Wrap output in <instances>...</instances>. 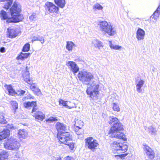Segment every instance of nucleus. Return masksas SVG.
Wrapping results in <instances>:
<instances>
[{"label": "nucleus", "instance_id": "obj_1", "mask_svg": "<svg viewBox=\"0 0 160 160\" xmlns=\"http://www.w3.org/2000/svg\"><path fill=\"white\" fill-rule=\"evenodd\" d=\"M78 76L83 83L90 86L88 88L86 92L91 98L94 99V97L98 94L99 86L96 83H91V81L93 78V76L91 72L83 70L79 72Z\"/></svg>", "mask_w": 160, "mask_h": 160}, {"label": "nucleus", "instance_id": "obj_2", "mask_svg": "<svg viewBox=\"0 0 160 160\" xmlns=\"http://www.w3.org/2000/svg\"><path fill=\"white\" fill-rule=\"evenodd\" d=\"M10 10L12 17L8 19L7 22L16 23L22 20L23 17L19 14L21 11V6L19 3L14 2Z\"/></svg>", "mask_w": 160, "mask_h": 160}, {"label": "nucleus", "instance_id": "obj_3", "mask_svg": "<svg viewBox=\"0 0 160 160\" xmlns=\"http://www.w3.org/2000/svg\"><path fill=\"white\" fill-rule=\"evenodd\" d=\"M100 31L104 34L114 36L117 33L116 28L106 21H100L98 23Z\"/></svg>", "mask_w": 160, "mask_h": 160}, {"label": "nucleus", "instance_id": "obj_4", "mask_svg": "<svg viewBox=\"0 0 160 160\" xmlns=\"http://www.w3.org/2000/svg\"><path fill=\"white\" fill-rule=\"evenodd\" d=\"M123 125L119 121L117 123H115L109 131L110 136L112 138H115L122 139L124 141L126 140L125 135L123 133L120 132L123 130Z\"/></svg>", "mask_w": 160, "mask_h": 160}, {"label": "nucleus", "instance_id": "obj_5", "mask_svg": "<svg viewBox=\"0 0 160 160\" xmlns=\"http://www.w3.org/2000/svg\"><path fill=\"white\" fill-rule=\"evenodd\" d=\"M58 138L61 143L67 145L69 148L72 150L74 148V143L72 142V137L70 136L69 133H59L58 135Z\"/></svg>", "mask_w": 160, "mask_h": 160}, {"label": "nucleus", "instance_id": "obj_6", "mask_svg": "<svg viewBox=\"0 0 160 160\" xmlns=\"http://www.w3.org/2000/svg\"><path fill=\"white\" fill-rule=\"evenodd\" d=\"M21 144L19 142L14 138H11L4 143V148L9 150L17 151L19 148Z\"/></svg>", "mask_w": 160, "mask_h": 160}, {"label": "nucleus", "instance_id": "obj_7", "mask_svg": "<svg viewBox=\"0 0 160 160\" xmlns=\"http://www.w3.org/2000/svg\"><path fill=\"white\" fill-rule=\"evenodd\" d=\"M122 140L115 141L112 144V148L114 150L118 151V153H124L127 151L128 146L125 142H123Z\"/></svg>", "mask_w": 160, "mask_h": 160}, {"label": "nucleus", "instance_id": "obj_8", "mask_svg": "<svg viewBox=\"0 0 160 160\" xmlns=\"http://www.w3.org/2000/svg\"><path fill=\"white\" fill-rule=\"evenodd\" d=\"M85 146L92 151H94L99 145L98 141L92 137L87 138L85 140Z\"/></svg>", "mask_w": 160, "mask_h": 160}, {"label": "nucleus", "instance_id": "obj_9", "mask_svg": "<svg viewBox=\"0 0 160 160\" xmlns=\"http://www.w3.org/2000/svg\"><path fill=\"white\" fill-rule=\"evenodd\" d=\"M144 157L145 160H152L155 157L154 151L148 146L143 145Z\"/></svg>", "mask_w": 160, "mask_h": 160}, {"label": "nucleus", "instance_id": "obj_10", "mask_svg": "<svg viewBox=\"0 0 160 160\" xmlns=\"http://www.w3.org/2000/svg\"><path fill=\"white\" fill-rule=\"evenodd\" d=\"M45 7L46 10L49 13L57 14L59 10L58 7L50 2H46Z\"/></svg>", "mask_w": 160, "mask_h": 160}, {"label": "nucleus", "instance_id": "obj_11", "mask_svg": "<svg viewBox=\"0 0 160 160\" xmlns=\"http://www.w3.org/2000/svg\"><path fill=\"white\" fill-rule=\"evenodd\" d=\"M66 65L73 73H76L79 70V68L76 63L73 62L69 61L66 62Z\"/></svg>", "mask_w": 160, "mask_h": 160}, {"label": "nucleus", "instance_id": "obj_12", "mask_svg": "<svg viewBox=\"0 0 160 160\" xmlns=\"http://www.w3.org/2000/svg\"><path fill=\"white\" fill-rule=\"evenodd\" d=\"M24 107L28 109H30L32 108V112L36 111L37 108H36V103L35 102H24L23 103Z\"/></svg>", "mask_w": 160, "mask_h": 160}, {"label": "nucleus", "instance_id": "obj_13", "mask_svg": "<svg viewBox=\"0 0 160 160\" xmlns=\"http://www.w3.org/2000/svg\"><path fill=\"white\" fill-rule=\"evenodd\" d=\"M66 125L63 124L58 122L56 124V128L58 132L57 135V138H58V135L59 133L62 134L64 133H69L68 132H63L62 131H65L66 130Z\"/></svg>", "mask_w": 160, "mask_h": 160}, {"label": "nucleus", "instance_id": "obj_14", "mask_svg": "<svg viewBox=\"0 0 160 160\" xmlns=\"http://www.w3.org/2000/svg\"><path fill=\"white\" fill-rule=\"evenodd\" d=\"M144 81L141 79H136L135 83L136 84V90L138 93H142V92L141 88L143 86L144 83Z\"/></svg>", "mask_w": 160, "mask_h": 160}, {"label": "nucleus", "instance_id": "obj_15", "mask_svg": "<svg viewBox=\"0 0 160 160\" xmlns=\"http://www.w3.org/2000/svg\"><path fill=\"white\" fill-rule=\"evenodd\" d=\"M136 38L138 40H141L144 39L145 32L142 29L139 28L136 32Z\"/></svg>", "mask_w": 160, "mask_h": 160}, {"label": "nucleus", "instance_id": "obj_16", "mask_svg": "<svg viewBox=\"0 0 160 160\" xmlns=\"http://www.w3.org/2000/svg\"><path fill=\"white\" fill-rule=\"evenodd\" d=\"M26 71L23 72V77L25 81L29 84L32 83V82L31 81L29 78V73L28 69V67H26Z\"/></svg>", "mask_w": 160, "mask_h": 160}, {"label": "nucleus", "instance_id": "obj_17", "mask_svg": "<svg viewBox=\"0 0 160 160\" xmlns=\"http://www.w3.org/2000/svg\"><path fill=\"white\" fill-rule=\"evenodd\" d=\"M28 132L24 129H20L18 133V136L21 140L28 137Z\"/></svg>", "mask_w": 160, "mask_h": 160}, {"label": "nucleus", "instance_id": "obj_18", "mask_svg": "<svg viewBox=\"0 0 160 160\" xmlns=\"http://www.w3.org/2000/svg\"><path fill=\"white\" fill-rule=\"evenodd\" d=\"M8 37L9 38H14L16 37L18 35L16 32V30L15 28H9L8 29Z\"/></svg>", "mask_w": 160, "mask_h": 160}, {"label": "nucleus", "instance_id": "obj_19", "mask_svg": "<svg viewBox=\"0 0 160 160\" xmlns=\"http://www.w3.org/2000/svg\"><path fill=\"white\" fill-rule=\"evenodd\" d=\"M10 134V131L8 129H4L0 132V140H2L7 138Z\"/></svg>", "mask_w": 160, "mask_h": 160}, {"label": "nucleus", "instance_id": "obj_20", "mask_svg": "<svg viewBox=\"0 0 160 160\" xmlns=\"http://www.w3.org/2000/svg\"><path fill=\"white\" fill-rule=\"evenodd\" d=\"M36 119L42 121L45 117V115L42 112L38 111L36 113L33 115Z\"/></svg>", "mask_w": 160, "mask_h": 160}, {"label": "nucleus", "instance_id": "obj_21", "mask_svg": "<svg viewBox=\"0 0 160 160\" xmlns=\"http://www.w3.org/2000/svg\"><path fill=\"white\" fill-rule=\"evenodd\" d=\"M76 47L75 44L72 41H68L67 42L66 46V49L68 51L72 52L73 47Z\"/></svg>", "mask_w": 160, "mask_h": 160}, {"label": "nucleus", "instance_id": "obj_22", "mask_svg": "<svg viewBox=\"0 0 160 160\" xmlns=\"http://www.w3.org/2000/svg\"><path fill=\"white\" fill-rule=\"evenodd\" d=\"M92 43L95 47L98 48L99 49L103 47L102 42L97 39L93 40L92 41Z\"/></svg>", "mask_w": 160, "mask_h": 160}, {"label": "nucleus", "instance_id": "obj_23", "mask_svg": "<svg viewBox=\"0 0 160 160\" xmlns=\"http://www.w3.org/2000/svg\"><path fill=\"white\" fill-rule=\"evenodd\" d=\"M59 102L60 104H62V105L64 106L66 108H72L74 107V106H71L70 105L71 103L70 102L60 100L59 101Z\"/></svg>", "mask_w": 160, "mask_h": 160}, {"label": "nucleus", "instance_id": "obj_24", "mask_svg": "<svg viewBox=\"0 0 160 160\" xmlns=\"http://www.w3.org/2000/svg\"><path fill=\"white\" fill-rule=\"evenodd\" d=\"M55 3L61 8H63L65 5L66 2L65 0H54Z\"/></svg>", "mask_w": 160, "mask_h": 160}, {"label": "nucleus", "instance_id": "obj_25", "mask_svg": "<svg viewBox=\"0 0 160 160\" xmlns=\"http://www.w3.org/2000/svg\"><path fill=\"white\" fill-rule=\"evenodd\" d=\"M37 40L40 41L42 44H43L44 42V38L41 36L37 35L32 37V42Z\"/></svg>", "mask_w": 160, "mask_h": 160}, {"label": "nucleus", "instance_id": "obj_26", "mask_svg": "<svg viewBox=\"0 0 160 160\" xmlns=\"http://www.w3.org/2000/svg\"><path fill=\"white\" fill-rule=\"evenodd\" d=\"M119 122L118 119L113 116H110L109 118L108 122L110 125Z\"/></svg>", "mask_w": 160, "mask_h": 160}, {"label": "nucleus", "instance_id": "obj_27", "mask_svg": "<svg viewBox=\"0 0 160 160\" xmlns=\"http://www.w3.org/2000/svg\"><path fill=\"white\" fill-rule=\"evenodd\" d=\"M8 157V153L5 151L2 150L0 152V159H5L7 158Z\"/></svg>", "mask_w": 160, "mask_h": 160}, {"label": "nucleus", "instance_id": "obj_28", "mask_svg": "<svg viewBox=\"0 0 160 160\" xmlns=\"http://www.w3.org/2000/svg\"><path fill=\"white\" fill-rule=\"evenodd\" d=\"M109 45L110 48L114 50H121L122 48V47L119 46V45H115L113 44L111 41H109Z\"/></svg>", "mask_w": 160, "mask_h": 160}, {"label": "nucleus", "instance_id": "obj_29", "mask_svg": "<svg viewBox=\"0 0 160 160\" xmlns=\"http://www.w3.org/2000/svg\"><path fill=\"white\" fill-rule=\"evenodd\" d=\"M29 55L28 53H23L21 52L20 54L16 58L17 60H23L25 58L28 57Z\"/></svg>", "mask_w": 160, "mask_h": 160}, {"label": "nucleus", "instance_id": "obj_30", "mask_svg": "<svg viewBox=\"0 0 160 160\" xmlns=\"http://www.w3.org/2000/svg\"><path fill=\"white\" fill-rule=\"evenodd\" d=\"M5 1H7L8 2L5 5L4 8L6 10H8L12 3L13 1L12 0H0V2H5Z\"/></svg>", "mask_w": 160, "mask_h": 160}, {"label": "nucleus", "instance_id": "obj_31", "mask_svg": "<svg viewBox=\"0 0 160 160\" xmlns=\"http://www.w3.org/2000/svg\"><path fill=\"white\" fill-rule=\"evenodd\" d=\"M84 123L81 120H77L75 121V126L79 128V129H81L82 128L83 126Z\"/></svg>", "mask_w": 160, "mask_h": 160}, {"label": "nucleus", "instance_id": "obj_32", "mask_svg": "<svg viewBox=\"0 0 160 160\" xmlns=\"http://www.w3.org/2000/svg\"><path fill=\"white\" fill-rule=\"evenodd\" d=\"M4 114L2 113H0V123L1 124H5L7 122V121L4 116Z\"/></svg>", "mask_w": 160, "mask_h": 160}, {"label": "nucleus", "instance_id": "obj_33", "mask_svg": "<svg viewBox=\"0 0 160 160\" xmlns=\"http://www.w3.org/2000/svg\"><path fill=\"white\" fill-rule=\"evenodd\" d=\"M1 17L2 18V19L3 20H6L7 19V20L8 19V15L7 14L6 12L4 11V10H2L1 11Z\"/></svg>", "mask_w": 160, "mask_h": 160}, {"label": "nucleus", "instance_id": "obj_34", "mask_svg": "<svg viewBox=\"0 0 160 160\" xmlns=\"http://www.w3.org/2000/svg\"><path fill=\"white\" fill-rule=\"evenodd\" d=\"M160 14V11H159V12L158 11L156 10L153 13V15H152L151 16V18H153L155 20H156V19L159 17Z\"/></svg>", "mask_w": 160, "mask_h": 160}, {"label": "nucleus", "instance_id": "obj_35", "mask_svg": "<svg viewBox=\"0 0 160 160\" xmlns=\"http://www.w3.org/2000/svg\"><path fill=\"white\" fill-rule=\"evenodd\" d=\"M11 104L12 106L13 109L15 112V110L18 108V103L15 101H12L11 102Z\"/></svg>", "mask_w": 160, "mask_h": 160}, {"label": "nucleus", "instance_id": "obj_36", "mask_svg": "<svg viewBox=\"0 0 160 160\" xmlns=\"http://www.w3.org/2000/svg\"><path fill=\"white\" fill-rule=\"evenodd\" d=\"M113 109L118 112L120 111V108L118 104L116 103H114L113 105Z\"/></svg>", "mask_w": 160, "mask_h": 160}, {"label": "nucleus", "instance_id": "obj_37", "mask_svg": "<svg viewBox=\"0 0 160 160\" xmlns=\"http://www.w3.org/2000/svg\"><path fill=\"white\" fill-rule=\"evenodd\" d=\"M37 17V14L35 13H33L29 17V19L31 21H35Z\"/></svg>", "mask_w": 160, "mask_h": 160}, {"label": "nucleus", "instance_id": "obj_38", "mask_svg": "<svg viewBox=\"0 0 160 160\" xmlns=\"http://www.w3.org/2000/svg\"><path fill=\"white\" fill-rule=\"evenodd\" d=\"M30 49V44L29 43L25 44L23 46L22 51L24 52H28Z\"/></svg>", "mask_w": 160, "mask_h": 160}, {"label": "nucleus", "instance_id": "obj_39", "mask_svg": "<svg viewBox=\"0 0 160 160\" xmlns=\"http://www.w3.org/2000/svg\"><path fill=\"white\" fill-rule=\"evenodd\" d=\"M93 9H97L98 10H102L103 8L102 7L100 4L97 3L94 5L93 6Z\"/></svg>", "mask_w": 160, "mask_h": 160}, {"label": "nucleus", "instance_id": "obj_40", "mask_svg": "<svg viewBox=\"0 0 160 160\" xmlns=\"http://www.w3.org/2000/svg\"><path fill=\"white\" fill-rule=\"evenodd\" d=\"M148 129L149 132L152 134H155L157 132L156 129L155 128H154L152 126H150L148 128Z\"/></svg>", "mask_w": 160, "mask_h": 160}, {"label": "nucleus", "instance_id": "obj_41", "mask_svg": "<svg viewBox=\"0 0 160 160\" xmlns=\"http://www.w3.org/2000/svg\"><path fill=\"white\" fill-rule=\"evenodd\" d=\"M57 120L56 118H53L52 117H50L48 119H47L46 121V122H52L53 121H56Z\"/></svg>", "mask_w": 160, "mask_h": 160}, {"label": "nucleus", "instance_id": "obj_42", "mask_svg": "<svg viewBox=\"0 0 160 160\" xmlns=\"http://www.w3.org/2000/svg\"><path fill=\"white\" fill-rule=\"evenodd\" d=\"M25 92H26L25 91L19 90L17 91L16 94L18 95H23Z\"/></svg>", "mask_w": 160, "mask_h": 160}, {"label": "nucleus", "instance_id": "obj_43", "mask_svg": "<svg viewBox=\"0 0 160 160\" xmlns=\"http://www.w3.org/2000/svg\"><path fill=\"white\" fill-rule=\"evenodd\" d=\"M34 92L35 94L37 95L38 96H40L41 95V92L39 88H37L34 91Z\"/></svg>", "mask_w": 160, "mask_h": 160}, {"label": "nucleus", "instance_id": "obj_44", "mask_svg": "<svg viewBox=\"0 0 160 160\" xmlns=\"http://www.w3.org/2000/svg\"><path fill=\"white\" fill-rule=\"evenodd\" d=\"M8 92L10 95L13 96H15L17 93V91L15 92L13 88Z\"/></svg>", "mask_w": 160, "mask_h": 160}, {"label": "nucleus", "instance_id": "obj_45", "mask_svg": "<svg viewBox=\"0 0 160 160\" xmlns=\"http://www.w3.org/2000/svg\"><path fill=\"white\" fill-rule=\"evenodd\" d=\"M31 86H30V88L34 92L35 90L37 88L36 87V86L34 84H33V83L31 84Z\"/></svg>", "mask_w": 160, "mask_h": 160}, {"label": "nucleus", "instance_id": "obj_46", "mask_svg": "<svg viewBox=\"0 0 160 160\" xmlns=\"http://www.w3.org/2000/svg\"><path fill=\"white\" fill-rule=\"evenodd\" d=\"M4 86L7 88L8 92L13 88L11 85H8L6 84Z\"/></svg>", "mask_w": 160, "mask_h": 160}, {"label": "nucleus", "instance_id": "obj_47", "mask_svg": "<svg viewBox=\"0 0 160 160\" xmlns=\"http://www.w3.org/2000/svg\"><path fill=\"white\" fill-rule=\"evenodd\" d=\"M64 160H74V159L72 157L68 156L64 158Z\"/></svg>", "mask_w": 160, "mask_h": 160}, {"label": "nucleus", "instance_id": "obj_48", "mask_svg": "<svg viewBox=\"0 0 160 160\" xmlns=\"http://www.w3.org/2000/svg\"><path fill=\"white\" fill-rule=\"evenodd\" d=\"M27 98V99H29V98H32L33 99L34 97L33 96H32L30 95H27V96L26 97H25L23 98V100H25V98Z\"/></svg>", "mask_w": 160, "mask_h": 160}, {"label": "nucleus", "instance_id": "obj_49", "mask_svg": "<svg viewBox=\"0 0 160 160\" xmlns=\"http://www.w3.org/2000/svg\"><path fill=\"white\" fill-rule=\"evenodd\" d=\"M128 154L127 153H125L123 154L118 155H116V156H118L120 157V158H122L123 157H126L127 155Z\"/></svg>", "mask_w": 160, "mask_h": 160}, {"label": "nucleus", "instance_id": "obj_50", "mask_svg": "<svg viewBox=\"0 0 160 160\" xmlns=\"http://www.w3.org/2000/svg\"><path fill=\"white\" fill-rule=\"evenodd\" d=\"M0 52H5V49L4 47H2L0 48Z\"/></svg>", "mask_w": 160, "mask_h": 160}, {"label": "nucleus", "instance_id": "obj_51", "mask_svg": "<svg viewBox=\"0 0 160 160\" xmlns=\"http://www.w3.org/2000/svg\"><path fill=\"white\" fill-rule=\"evenodd\" d=\"M56 160H62V158L61 157H57Z\"/></svg>", "mask_w": 160, "mask_h": 160}, {"label": "nucleus", "instance_id": "obj_52", "mask_svg": "<svg viewBox=\"0 0 160 160\" xmlns=\"http://www.w3.org/2000/svg\"><path fill=\"white\" fill-rule=\"evenodd\" d=\"M12 128H13V126L12 125H11L10 127V128L12 129Z\"/></svg>", "mask_w": 160, "mask_h": 160}, {"label": "nucleus", "instance_id": "obj_53", "mask_svg": "<svg viewBox=\"0 0 160 160\" xmlns=\"http://www.w3.org/2000/svg\"><path fill=\"white\" fill-rule=\"evenodd\" d=\"M156 160H160V158H158Z\"/></svg>", "mask_w": 160, "mask_h": 160}, {"label": "nucleus", "instance_id": "obj_54", "mask_svg": "<svg viewBox=\"0 0 160 160\" xmlns=\"http://www.w3.org/2000/svg\"><path fill=\"white\" fill-rule=\"evenodd\" d=\"M135 20H136V21H139V20L138 19H136Z\"/></svg>", "mask_w": 160, "mask_h": 160}]
</instances>
